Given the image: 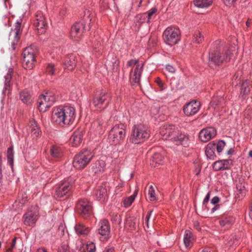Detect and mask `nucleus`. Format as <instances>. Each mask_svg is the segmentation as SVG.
<instances>
[{
    "label": "nucleus",
    "instance_id": "obj_58",
    "mask_svg": "<svg viewBox=\"0 0 252 252\" xmlns=\"http://www.w3.org/2000/svg\"><path fill=\"white\" fill-rule=\"evenodd\" d=\"M132 85H134L135 84H139V80H132V81L130 82Z\"/></svg>",
    "mask_w": 252,
    "mask_h": 252
},
{
    "label": "nucleus",
    "instance_id": "obj_19",
    "mask_svg": "<svg viewBox=\"0 0 252 252\" xmlns=\"http://www.w3.org/2000/svg\"><path fill=\"white\" fill-rule=\"evenodd\" d=\"M199 109V103L196 100L190 101L183 107L184 113L187 116L193 115L198 112Z\"/></svg>",
    "mask_w": 252,
    "mask_h": 252
},
{
    "label": "nucleus",
    "instance_id": "obj_11",
    "mask_svg": "<svg viewBox=\"0 0 252 252\" xmlns=\"http://www.w3.org/2000/svg\"><path fill=\"white\" fill-rule=\"evenodd\" d=\"M55 101L56 98L50 93H47L45 95L39 96L37 101L39 110L42 112L46 111Z\"/></svg>",
    "mask_w": 252,
    "mask_h": 252
},
{
    "label": "nucleus",
    "instance_id": "obj_4",
    "mask_svg": "<svg viewBox=\"0 0 252 252\" xmlns=\"http://www.w3.org/2000/svg\"><path fill=\"white\" fill-rule=\"evenodd\" d=\"M149 136L148 127L143 125L139 124L133 126L129 140L131 143L137 144L144 142Z\"/></svg>",
    "mask_w": 252,
    "mask_h": 252
},
{
    "label": "nucleus",
    "instance_id": "obj_8",
    "mask_svg": "<svg viewBox=\"0 0 252 252\" xmlns=\"http://www.w3.org/2000/svg\"><path fill=\"white\" fill-rule=\"evenodd\" d=\"M35 48L33 46L28 47L24 49L22 53V65L25 69H32L35 66Z\"/></svg>",
    "mask_w": 252,
    "mask_h": 252
},
{
    "label": "nucleus",
    "instance_id": "obj_5",
    "mask_svg": "<svg viewBox=\"0 0 252 252\" xmlns=\"http://www.w3.org/2000/svg\"><path fill=\"white\" fill-rule=\"evenodd\" d=\"M91 19L89 15L85 17L82 22L75 23L71 27L70 30V37L74 41H78L82 37L83 33L87 30L85 26L86 24L90 25ZM89 28V25H88Z\"/></svg>",
    "mask_w": 252,
    "mask_h": 252
},
{
    "label": "nucleus",
    "instance_id": "obj_55",
    "mask_svg": "<svg viewBox=\"0 0 252 252\" xmlns=\"http://www.w3.org/2000/svg\"><path fill=\"white\" fill-rule=\"evenodd\" d=\"M156 82L161 89H163L164 88V83L163 82L162 80H156Z\"/></svg>",
    "mask_w": 252,
    "mask_h": 252
},
{
    "label": "nucleus",
    "instance_id": "obj_15",
    "mask_svg": "<svg viewBox=\"0 0 252 252\" xmlns=\"http://www.w3.org/2000/svg\"><path fill=\"white\" fill-rule=\"evenodd\" d=\"M38 218V211L36 207H34L29 210L24 216V223L26 225L34 224Z\"/></svg>",
    "mask_w": 252,
    "mask_h": 252
},
{
    "label": "nucleus",
    "instance_id": "obj_39",
    "mask_svg": "<svg viewBox=\"0 0 252 252\" xmlns=\"http://www.w3.org/2000/svg\"><path fill=\"white\" fill-rule=\"evenodd\" d=\"M7 158L8 159V162L10 165H12L13 162V148L10 147L8 148L7 152Z\"/></svg>",
    "mask_w": 252,
    "mask_h": 252
},
{
    "label": "nucleus",
    "instance_id": "obj_33",
    "mask_svg": "<svg viewBox=\"0 0 252 252\" xmlns=\"http://www.w3.org/2000/svg\"><path fill=\"white\" fill-rule=\"evenodd\" d=\"M57 70L56 65L54 63H50L47 64L45 72L47 75L53 76L56 74Z\"/></svg>",
    "mask_w": 252,
    "mask_h": 252
},
{
    "label": "nucleus",
    "instance_id": "obj_3",
    "mask_svg": "<svg viewBox=\"0 0 252 252\" xmlns=\"http://www.w3.org/2000/svg\"><path fill=\"white\" fill-rule=\"evenodd\" d=\"M160 133L163 140H171L175 145H188V136L172 125H165L160 128Z\"/></svg>",
    "mask_w": 252,
    "mask_h": 252
},
{
    "label": "nucleus",
    "instance_id": "obj_48",
    "mask_svg": "<svg viewBox=\"0 0 252 252\" xmlns=\"http://www.w3.org/2000/svg\"><path fill=\"white\" fill-rule=\"evenodd\" d=\"M2 155L0 153V182H1L2 178Z\"/></svg>",
    "mask_w": 252,
    "mask_h": 252
},
{
    "label": "nucleus",
    "instance_id": "obj_32",
    "mask_svg": "<svg viewBox=\"0 0 252 252\" xmlns=\"http://www.w3.org/2000/svg\"><path fill=\"white\" fill-rule=\"evenodd\" d=\"M163 158V157L160 154L156 153L153 155L150 164L153 167H156L162 161Z\"/></svg>",
    "mask_w": 252,
    "mask_h": 252
},
{
    "label": "nucleus",
    "instance_id": "obj_51",
    "mask_svg": "<svg viewBox=\"0 0 252 252\" xmlns=\"http://www.w3.org/2000/svg\"><path fill=\"white\" fill-rule=\"evenodd\" d=\"M165 69L167 71L171 73H173L175 71L174 67L170 65H167L166 66Z\"/></svg>",
    "mask_w": 252,
    "mask_h": 252
},
{
    "label": "nucleus",
    "instance_id": "obj_27",
    "mask_svg": "<svg viewBox=\"0 0 252 252\" xmlns=\"http://www.w3.org/2000/svg\"><path fill=\"white\" fill-rule=\"evenodd\" d=\"M216 144L214 142L209 143L206 147V156L210 159H213L216 157L215 151Z\"/></svg>",
    "mask_w": 252,
    "mask_h": 252
},
{
    "label": "nucleus",
    "instance_id": "obj_40",
    "mask_svg": "<svg viewBox=\"0 0 252 252\" xmlns=\"http://www.w3.org/2000/svg\"><path fill=\"white\" fill-rule=\"evenodd\" d=\"M82 248H85V250H87V252H95V247L93 243L87 244L86 246L83 245Z\"/></svg>",
    "mask_w": 252,
    "mask_h": 252
},
{
    "label": "nucleus",
    "instance_id": "obj_44",
    "mask_svg": "<svg viewBox=\"0 0 252 252\" xmlns=\"http://www.w3.org/2000/svg\"><path fill=\"white\" fill-rule=\"evenodd\" d=\"M194 4L198 8H204L205 0H194Z\"/></svg>",
    "mask_w": 252,
    "mask_h": 252
},
{
    "label": "nucleus",
    "instance_id": "obj_37",
    "mask_svg": "<svg viewBox=\"0 0 252 252\" xmlns=\"http://www.w3.org/2000/svg\"><path fill=\"white\" fill-rule=\"evenodd\" d=\"M136 219L133 217H129L127 219L126 224L129 227L130 229H136Z\"/></svg>",
    "mask_w": 252,
    "mask_h": 252
},
{
    "label": "nucleus",
    "instance_id": "obj_36",
    "mask_svg": "<svg viewBox=\"0 0 252 252\" xmlns=\"http://www.w3.org/2000/svg\"><path fill=\"white\" fill-rule=\"evenodd\" d=\"M250 91L249 82H248L247 80H244L241 83V94H248Z\"/></svg>",
    "mask_w": 252,
    "mask_h": 252
},
{
    "label": "nucleus",
    "instance_id": "obj_57",
    "mask_svg": "<svg viewBox=\"0 0 252 252\" xmlns=\"http://www.w3.org/2000/svg\"><path fill=\"white\" fill-rule=\"evenodd\" d=\"M213 0H206V8L213 4Z\"/></svg>",
    "mask_w": 252,
    "mask_h": 252
},
{
    "label": "nucleus",
    "instance_id": "obj_7",
    "mask_svg": "<svg viewBox=\"0 0 252 252\" xmlns=\"http://www.w3.org/2000/svg\"><path fill=\"white\" fill-rule=\"evenodd\" d=\"M181 32L179 28L170 26L167 27L163 32V37L166 44L173 45L180 40Z\"/></svg>",
    "mask_w": 252,
    "mask_h": 252
},
{
    "label": "nucleus",
    "instance_id": "obj_63",
    "mask_svg": "<svg viewBox=\"0 0 252 252\" xmlns=\"http://www.w3.org/2000/svg\"><path fill=\"white\" fill-rule=\"evenodd\" d=\"M137 193H138V190L137 189L135 190L133 194L132 195H131V196L133 197V198L135 199V197L136 196V195L137 194Z\"/></svg>",
    "mask_w": 252,
    "mask_h": 252
},
{
    "label": "nucleus",
    "instance_id": "obj_17",
    "mask_svg": "<svg viewBox=\"0 0 252 252\" xmlns=\"http://www.w3.org/2000/svg\"><path fill=\"white\" fill-rule=\"evenodd\" d=\"M127 67L131 68L130 73V79H140L142 71V66L136 60H131L127 62Z\"/></svg>",
    "mask_w": 252,
    "mask_h": 252
},
{
    "label": "nucleus",
    "instance_id": "obj_52",
    "mask_svg": "<svg viewBox=\"0 0 252 252\" xmlns=\"http://www.w3.org/2000/svg\"><path fill=\"white\" fill-rule=\"evenodd\" d=\"M193 225H194V227L197 230H198V231H200L201 230V227H200V223L198 221H195L194 222H193Z\"/></svg>",
    "mask_w": 252,
    "mask_h": 252
},
{
    "label": "nucleus",
    "instance_id": "obj_22",
    "mask_svg": "<svg viewBox=\"0 0 252 252\" xmlns=\"http://www.w3.org/2000/svg\"><path fill=\"white\" fill-rule=\"evenodd\" d=\"M63 64L65 68L68 70H72L75 67L76 62L75 61V56L73 54L67 55L64 58Z\"/></svg>",
    "mask_w": 252,
    "mask_h": 252
},
{
    "label": "nucleus",
    "instance_id": "obj_25",
    "mask_svg": "<svg viewBox=\"0 0 252 252\" xmlns=\"http://www.w3.org/2000/svg\"><path fill=\"white\" fill-rule=\"evenodd\" d=\"M103 122L100 120H96L93 122L91 125V132H95V134H100L102 130Z\"/></svg>",
    "mask_w": 252,
    "mask_h": 252
},
{
    "label": "nucleus",
    "instance_id": "obj_9",
    "mask_svg": "<svg viewBox=\"0 0 252 252\" xmlns=\"http://www.w3.org/2000/svg\"><path fill=\"white\" fill-rule=\"evenodd\" d=\"M125 126L120 124L114 126L109 132L108 138L112 144H117L123 141L126 137Z\"/></svg>",
    "mask_w": 252,
    "mask_h": 252
},
{
    "label": "nucleus",
    "instance_id": "obj_21",
    "mask_svg": "<svg viewBox=\"0 0 252 252\" xmlns=\"http://www.w3.org/2000/svg\"><path fill=\"white\" fill-rule=\"evenodd\" d=\"M231 165L230 160H220L213 163V168L215 171L224 170L229 169Z\"/></svg>",
    "mask_w": 252,
    "mask_h": 252
},
{
    "label": "nucleus",
    "instance_id": "obj_41",
    "mask_svg": "<svg viewBox=\"0 0 252 252\" xmlns=\"http://www.w3.org/2000/svg\"><path fill=\"white\" fill-rule=\"evenodd\" d=\"M134 200V199L133 198V197L130 196L129 197L126 198L123 201L124 205L125 206V207H128L132 204Z\"/></svg>",
    "mask_w": 252,
    "mask_h": 252
},
{
    "label": "nucleus",
    "instance_id": "obj_12",
    "mask_svg": "<svg viewBox=\"0 0 252 252\" xmlns=\"http://www.w3.org/2000/svg\"><path fill=\"white\" fill-rule=\"evenodd\" d=\"M73 188V183L69 181H64L61 183L57 188L55 197L61 199L67 197L69 195L70 192Z\"/></svg>",
    "mask_w": 252,
    "mask_h": 252
},
{
    "label": "nucleus",
    "instance_id": "obj_28",
    "mask_svg": "<svg viewBox=\"0 0 252 252\" xmlns=\"http://www.w3.org/2000/svg\"><path fill=\"white\" fill-rule=\"evenodd\" d=\"M50 153L53 158H60L63 155V150L61 147L55 146L51 149Z\"/></svg>",
    "mask_w": 252,
    "mask_h": 252
},
{
    "label": "nucleus",
    "instance_id": "obj_29",
    "mask_svg": "<svg viewBox=\"0 0 252 252\" xmlns=\"http://www.w3.org/2000/svg\"><path fill=\"white\" fill-rule=\"evenodd\" d=\"M29 130L31 131L32 135L33 136V138L38 136L40 130L37 123L34 121L30 122Z\"/></svg>",
    "mask_w": 252,
    "mask_h": 252
},
{
    "label": "nucleus",
    "instance_id": "obj_43",
    "mask_svg": "<svg viewBox=\"0 0 252 252\" xmlns=\"http://www.w3.org/2000/svg\"><path fill=\"white\" fill-rule=\"evenodd\" d=\"M17 75V73L16 72H14L12 69H9L7 73V75L5 76V79H12V78H16Z\"/></svg>",
    "mask_w": 252,
    "mask_h": 252
},
{
    "label": "nucleus",
    "instance_id": "obj_61",
    "mask_svg": "<svg viewBox=\"0 0 252 252\" xmlns=\"http://www.w3.org/2000/svg\"><path fill=\"white\" fill-rule=\"evenodd\" d=\"M220 207L219 205H216L215 206H214L211 210L212 212H214L216 210L219 209Z\"/></svg>",
    "mask_w": 252,
    "mask_h": 252
},
{
    "label": "nucleus",
    "instance_id": "obj_31",
    "mask_svg": "<svg viewBox=\"0 0 252 252\" xmlns=\"http://www.w3.org/2000/svg\"><path fill=\"white\" fill-rule=\"evenodd\" d=\"M104 163L102 160L96 161L92 165V170L95 173H98L101 171H103V166Z\"/></svg>",
    "mask_w": 252,
    "mask_h": 252
},
{
    "label": "nucleus",
    "instance_id": "obj_59",
    "mask_svg": "<svg viewBox=\"0 0 252 252\" xmlns=\"http://www.w3.org/2000/svg\"><path fill=\"white\" fill-rule=\"evenodd\" d=\"M236 0H223L224 2L226 4H231L235 1Z\"/></svg>",
    "mask_w": 252,
    "mask_h": 252
},
{
    "label": "nucleus",
    "instance_id": "obj_10",
    "mask_svg": "<svg viewBox=\"0 0 252 252\" xmlns=\"http://www.w3.org/2000/svg\"><path fill=\"white\" fill-rule=\"evenodd\" d=\"M76 212L82 218L87 219L92 214V205L87 199H80L76 205Z\"/></svg>",
    "mask_w": 252,
    "mask_h": 252
},
{
    "label": "nucleus",
    "instance_id": "obj_54",
    "mask_svg": "<svg viewBox=\"0 0 252 252\" xmlns=\"http://www.w3.org/2000/svg\"><path fill=\"white\" fill-rule=\"evenodd\" d=\"M10 86V80H6L4 84L5 90H9Z\"/></svg>",
    "mask_w": 252,
    "mask_h": 252
},
{
    "label": "nucleus",
    "instance_id": "obj_1",
    "mask_svg": "<svg viewBox=\"0 0 252 252\" xmlns=\"http://www.w3.org/2000/svg\"><path fill=\"white\" fill-rule=\"evenodd\" d=\"M225 43L223 41L218 40L212 45L209 55V65L213 67L219 65L227 59L229 54L226 52Z\"/></svg>",
    "mask_w": 252,
    "mask_h": 252
},
{
    "label": "nucleus",
    "instance_id": "obj_56",
    "mask_svg": "<svg viewBox=\"0 0 252 252\" xmlns=\"http://www.w3.org/2000/svg\"><path fill=\"white\" fill-rule=\"evenodd\" d=\"M230 221L227 220H223L220 221V224L221 225L224 226L227 223H229Z\"/></svg>",
    "mask_w": 252,
    "mask_h": 252
},
{
    "label": "nucleus",
    "instance_id": "obj_46",
    "mask_svg": "<svg viewBox=\"0 0 252 252\" xmlns=\"http://www.w3.org/2000/svg\"><path fill=\"white\" fill-rule=\"evenodd\" d=\"M204 128L202 129L200 131V132L198 134L199 139L202 142L204 141V139H205V132H204Z\"/></svg>",
    "mask_w": 252,
    "mask_h": 252
},
{
    "label": "nucleus",
    "instance_id": "obj_20",
    "mask_svg": "<svg viewBox=\"0 0 252 252\" xmlns=\"http://www.w3.org/2000/svg\"><path fill=\"white\" fill-rule=\"evenodd\" d=\"M83 134L84 130L83 128L75 130L70 138V142L73 146H79L82 141Z\"/></svg>",
    "mask_w": 252,
    "mask_h": 252
},
{
    "label": "nucleus",
    "instance_id": "obj_47",
    "mask_svg": "<svg viewBox=\"0 0 252 252\" xmlns=\"http://www.w3.org/2000/svg\"><path fill=\"white\" fill-rule=\"evenodd\" d=\"M16 238H14L13 240H12V243H11V246L8 248L6 250V252H11V251L13 249V248L15 247V244H16Z\"/></svg>",
    "mask_w": 252,
    "mask_h": 252
},
{
    "label": "nucleus",
    "instance_id": "obj_49",
    "mask_svg": "<svg viewBox=\"0 0 252 252\" xmlns=\"http://www.w3.org/2000/svg\"><path fill=\"white\" fill-rule=\"evenodd\" d=\"M203 38V37H201V34L199 32L198 34H196V37L194 39V41L198 43L201 42L202 39Z\"/></svg>",
    "mask_w": 252,
    "mask_h": 252
},
{
    "label": "nucleus",
    "instance_id": "obj_26",
    "mask_svg": "<svg viewBox=\"0 0 252 252\" xmlns=\"http://www.w3.org/2000/svg\"><path fill=\"white\" fill-rule=\"evenodd\" d=\"M193 240L191 232L189 230H186L184 235V243L187 248H190L192 246Z\"/></svg>",
    "mask_w": 252,
    "mask_h": 252
},
{
    "label": "nucleus",
    "instance_id": "obj_16",
    "mask_svg": "<svg viewBox=\"0 0 252 252\" xmlns=\"http://www.w3.org/2000/svg\"><path fill=\"white\" fill-rule=\"evenodd\" d=\"M21 32V23L20 22H17L15 24L14 28L11 29L9 36V40L11 41L13 49H15V46L19 41Z\"/></svg>",
    "mask_w": 252,
    "mask_h": 252
},
{
    "label": "nucleus",
    "instance_id": "obj_62",
    "mask_svg": "<svg viewBox=\"0 0 252 252\" xmlns=\"http://www.w3.org/2000/svg\"><path fill=\"white\" fill-rule=\"evenodd\" d=\"M36 252H47L46 250H45L44 248H40L38 249Z\"/></svg>",
    "mask_w": 252,
    "mask_h": 252
},
{
    "label": "nucleus",
    "instance_id": "obj_50",
    "mask_svg": "<svg viewBox=\"0 0 252 252\" xmlns=\"http://www.w3.org/2000/svg\"><path fill=\"white\" fill-rule=\"evenodd\" d=\"M220 201V198L218 196H215L211 200V204L213 205H217V204Z\"/></svg>",
    "mask_w": 252,
    "mask_h": 252
},
{
    "label": "nucleus",
    "instance_id": "obj_34",
    "mask_svg": "<svg viewBox=\"0 0 252 252\" xmlns=\"http://www.w3.org/2000/svg\"><path fill=\"white\" fill-rule=\"evenodd\" d=\"M216 135V130L213 127L206 128V141L214 137Z\"/></svg>",
    "mask_w": 252,
    "mask_h": 252
},
{
    "label": "nucleus",
    "instance_id": "obj_2",
    "mask_svg": "<svg viewBox=\"0 0 252 252\" xmlns=\"http://www.w3.org/2000/svg\"><path fill=\"white\" fill-rule=\"evenodd\" d=\"M75 119V109L70 106L60 107L54 110L52 121L55 125L61 126L71 124Z\"/></svg>",
    "mask_w": 252,
    "mask_h": 252
},
{
    "label": "nucleus",
    "instance_id": "obj_18",
    "mask_svg": "<svg viewBox=\"0 0 252 252\" xmlns=\"http://www.w3.org/2000/svg\"><path fill=\"white\" fill-rule=\"evenodd\" d=\"M34 26L36 28L39 34H42L45 32L47 24L45 19L42 13L38 12L35 15V19L33 23Z\"/></svg>",
    "mask_w": 252,
    "mask_h": 252
},
{
    "label": "nucleus",
    "instance_id": "obj_42",
    "mask_svg": "<svg viewBox=\"0 0 252 252\" xmlns=\"http://www.w3.org/2000/svg\"><path fill=\"white\" fill-rule=\"evenodd\" d=\"M225 145V143L223 140L219 141L217 145V146H216L217 152L219 153H220L222 151Z\"/></svg>",
    "mask_w": 252,
    "mask_h": 252
},
{
    "label": "nucleus",
    "instance_id": "obj_13",
    "mask_svg": "<svg viewBox=\"0 0 252 252\" xmlns=\"http://www.w3.org/2000/svg\"><path fill=\"white\" fill-rule=\"evenodd\" d=\"M110 95L108 93H101L94 98L92 104L96 108H105L109 104Z\"/></svg>",
    "mask_w": 252,
    "mask_h": 252
},
{
    "label": "nucleus",
    "instance_id": "obj_23",
    "mask_svg": "<svg viewBox=\"0 0 252 252\" xmlns=\"http://www.w3.org/2000/svg\"><path fill=\"white\" fill-rule=\"evenodd\" d=\"M96 199L100 201H104L107 197V192L105 186L98 187L95 193Z\"/></svg>",
    "mask_w": 252,
    "mask_h": 252
},
{
    "label": "nucleus",
    "instance_id": "obj_6",
    "mask_svg": "<svg viewBox=\"0 0 252 252\" xmlns=\"http://www.w3.org/2000/svg\"><path fill=\"white\" fill-rule=\"evenodd\" d=\"M94 157L93 153L90 150H84L76 155L73 162V166L77 169L84 168Z\"/></svg>",
    "mask_w": 252,
    "mask_h": 252
},
{
    "label": "nucleus",
    "instance_id": "obj_53",
    "mask_svg": "<svg viewBox=\"0 0 252 252\" xmlns=\"http://www.w3.org/2000/svg\"><path fill=\"white\" fill-rule=\"evenodd\" d=\"M104 252H115V251L113 247L108 246L105 248Z\"/></svg>",
    "mask_w": 252,
    "mask_h": 252
},
{
    "label": "nucleus",
    "instance_id": "obj_45",
    "mask_svg": "<svg viewBox=\"0 0 252 252\" xmlns=\"http://www.w3.org/2000/svg\"><path fill=\"white\" fill-rule=\"evenodd\" d=\"M112 220L116 223L119 224L121 223L122 219L120 215L116 214L112 218Z\"/></svg>",
    "mask_w": 252,
    "mask_h": 252
},
{
    "label": "nucleus",
    "instance_id": "obj_64",
    "mask_svg": "<svg viewBox=\"0 0 252 252\" xmlns=\"http://www.w3.org/2000/svg\"><path fill=\"white\" fill-rule=\"evenodd\" d=\"M233 152V150L232 148H231L230 149H229L227 152V154L228 155H231L232 154Z\"/></svg>",
    "mask_w": 252,
    "mask_h": 252
},
{
    "label": "nucleus",
    "instance_id": "obj_38",
    "mask_svg": "<svg viewBox=\"0 0 252 252\" xmlns=\"http://www.w3.org/2000/svg\"><path fill=\"white\" fill-rule=\"evenodd\" d=\"M149 198L150 201H154L157 199L155 195V190L153 186H150L148 189Z\"/></svg>",
    "mask_w": 252,
    "mask_h": 252
},
{
    "label": "nucleus",
    "instance_id": "obj_14",
    "mask_svg": "<svg viewBox=\"0 0 252 252\" xmlns=\"http://www.w3.org/2000/svg\"><path fill=\"white\" fill-rule=\"evenodd\" d=\"M110 227L109 222L105 220H101L99 224L97 234L99 239L102 241H107L110 237Z\"/></svg>",
    "mask_w": 252,
    "mask_h": 252
},
{
    "label": "nucleus",
    "instance_id": "obj_60",
    "mask_svg": "<svg viewBox=\"0 0 252 252\" xmlns=\"http://www.w3.org/2000/svg\"><path fill=\"white\" fill-rule=\"evenodd\" d=\"M152 213V211H149L148 212L147 214V216L146 217V220H149V219L150 218V216L151 215V214Z\"/></svg>",
    "mask_w": 252,
    "mask_h": 252
},
{
    "label": "nucleus",
    "instance_id": "obj_24",
    "mask_svg": "<svg viewBox=\"0 0 252 252\" xmlns=\"http://www.w3.org/2000/svg\"><path fill=\"white\" fill-rule=\"evenodd\" d=\"M75 230L78 235L85 236L90 233V228L82 223H78L75 226Z\"/></svg>",
    "mask_w": 252,
    "mask_h": 252
},
{
    "label": "nucleus",
    "instance_id": "obj_35",
    "mask_svg": "<svg viewBox=\"0 0 252 252\" xmlns=\"http://www.w3.org/2000/svg\"><path fill=\"white\" fill-rule=\"evenodd\" d=\"M157 12V9L155 7L152 8L149 11L146 13L142 14L141 17L147 18V23L150 22V20L152 18L153 15Z\"/></svg>",
    "mask_w": 252,
    "mask_h": 252
},
{
    "label": "nucleus",
    "instance_id": "obj_30",
    "mask_svg": "<svg viewBox=\"0 0 252 252\" xmlns=\"http://www.w3.org/2000/svg\"><path fill=\"white\" fill-rule=\"evenodd\" d=\"M20 98L23 103L27 105L31 103L32 101L31 95L27 90H24L20 93Z\"/></svg>",
    "mask_w": 252,
    "mask_h": 252
}]
</instances>
